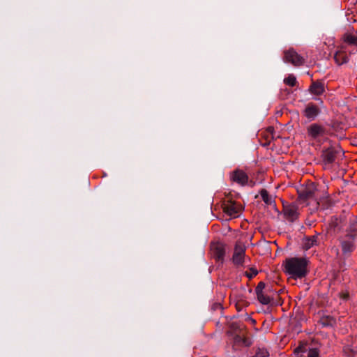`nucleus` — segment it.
<instances>
[{
	"label": "nucleus",
	"mask_w": 357,
	"mask_h": 357,
	"mask_svg": "<svg viewBox=\"0 0 357 357\" xmlns=\"http://www.w3.org/2000/svg\"><path fill=\"white\" fill-rule=\"evenodd\" d=\"M284 272L294 280L301 279L307 274L308 261L303 257L286 259L283 264Z\"/></svg>",
	"instance_id": "nucleus-1"
},
{
	"label": "nucleus",
	"mask_w": 357,
	"mask_h": 357,
	"mask_svg": "<svg viewBox=\"0 0 357 357\" xmlns=\"http://www.w3.org/2000/svg\"><path fill=\"white\" fill-rule=\"evenodd\" d=\"M233 336L235 345L249 347L252 344V340L246 336L245 326L237 322H232L229 332Z\"/></svg>",
	"instance_id": "nucleus-2"
},
{
	"label": "nucleus",
	"mask_w": 357,
	"mask_h": 357,
	"mask_svg": "<svg viewBox=\"0 0 357 357\" xmlns=\"http://www.w3.org/2000/svg\"><path fill=\"white\" fill-rule=\"evenodd\" d=\"M317 190L314 185L310 183L299 191L298 202L301 204L306 202V205H312L313 208H317L319 202L317 199Z\"/></svg>",
	"instance_id": "nucleus-3"
},
{
	"label": "nucleus",
	"mask_w": 357,
	"mask_h": 357,
	"mask_svg": "<svg viewBox=\"0 0 357 357\" xmlns=\"http://www.w3.org/2000/svg\"><path fill=\"white\" fill-rule=\"evenodd\" d=\"M222 207L225 214L233 218L238 217L243 211L242 205L234 201L229 195L224 198Z\"/></svg>",
	"instance_id": "nucleus-4"
},
{
	"label": "nucleus",
	"mask_w": 357,
	"mask_h": 357,
	"mask_svg": "<svg viewBox=\"0 0 357 357\" xmlns=\"http://www.w3.org/2000/svg\"><path fill=\"white\" fill-rule=\"evenodd\" d=\"M257 299L263 305L269 304L273 299L274 292L270 289H265V284L259 282L255 289Z\"/></svg>",
	"instance_id": "nucleus-5"
},
{
	"label": "nucleus",
	"mask_w": 357,
	"mask_h": 357,
	"mask_svg": "<svg viewBox=\"0 0 357 357\" xmlns=\"http://www.w3.org/2000/svg\"><path fill=\"white\" fill-rule=\"evenodd\" d=\"M283 60L284 62L290 63L295 66H302L305 63V59L293 48H289L284 52Z\"/></svg>",
	"instance_id": "nucleus-6"
},
{
	"label": "nucleus",
	"mask_w": 357,
	"mask_h": 357,
	"mask_svg": "<svg viewBox=\"0 0 357 357\" xmlns=\"http://www.w3.org/2000/svg\"><path fill=\"white\" fill-rule=\"evenodd\" d=\"M245 250V245L242 243L238 242L236 244L233 255V261L235 264L238 266L243 265L244 262Z\"/></svg>",
	"instance_id": "nucleus-7"
},
{
	"label": "nucleus",
	"mask_w": 357,
	"mask_h": 357,
	"mask_svg": "<svg viewBox=\"0 0 357 357\" xmlns=\"http://www.w3.org/2000/svg\"><path fill=\"white\" fill-rule=\"evenodd\" d=\"M231 179L241 185H245L249 183L252 184V181H249L248 174L241 169L234 171L230 176Z\"/></svg>",
	"instance_id": "nucleus-8"
},
{
	"label": "nucleus",
	"mask_w": 357,
	"mask_h": 357,
	"mask_svg": "<svg viewBox=\"0 0 357 357\" xmlns=\"http://www.w3.org/2000/svg\"><path fill=\"white\" fill-rule=\"evenodd\" d=\"M307 134L312 139H317L325 134V129L323 126L313 123L307 128Z\"/></svg>",
	"instance_id": "nucleus-9"
},
{
	"label": "nucleus",
	"mask_w": 357,
	"mask_h": 357,
	"mask_svg": "<svg viewBox=\"0 0 357 357\" xmlns=\"http://www.w3.org/2000/svg\"><path fill=\"white\" fill-rule=\"evenodd\" d=\"M211 250L217 259H222L225 255L224 245L220 243H213L211 245Z\"/></svg>",
	"instance_id": "nucleus-10"
},
{
	"label": "nucleus",
	"mask_w": 357,
	"mask_h": 357,
	"mask_svg": "<svg viewBox=\"0 0 357 357\" xmlns=\"http://www.w3.org/2000/svg\"><path fill=\"white\" fill-rule=\"evenodd\" d=\"M304 115L305 116L310 119V120H313L316 118V116L319 114V109L318 108V107L317 105H315L313 103H309L305 109H304Z\"/></svg>",
	"instance_id": "nucleus-11"
},
{
	"label": "nucleus",
	"mask_w": 357,
	"mask_h": 357,
	"mask_svg": "<svg viewBox=\"0 0 357 357\" xmlns=\"http://www.w3.org/2000/svg\"><path fill=\"white\" fill-rule=\"evenodd\" d=\"M284 213L289 220L294 221L298 215V208L294 204L287 206L284 207Z\"/></svg>",
	"instance_id": "nucleus-12"
},
{
	"label": "nucleus",
	"mask_w": 357,
	"mask_h": 357,
	"mask_svg": "<svg viewBox=\"0 0 357 357\" xmlns=\"http://www.w3.org/2000/svg\"><path fill=\"white\" fill-rule=\"evenodd\" d=\"M345 47L342 45L334 55V59L337 65H342L348 61V55L347 54Z\"/></svg>",
	"instance_id": "nucleus-13"
},
{
	"label": "nucleus",
	"mask_w": 357,
	"mask_h": 357,
	"mask_svg": "<svg viewBox=\"0 0 357 357\" xmlns=\"http://www.w3.org/2000/svg\"><path fill=\"white\" fill-rule=\"evenodd\" d=\"M310 91L314 95H321L324 91V85L320 82H314L310 86Z\"/></svg>",
	"instance_id": "nucleus-14"
},
{
	"label": "nucleus",
	"mask_w": 357,
	"mask_h": 357,
	"mask_svg": "<svg viewBox=\"0 0 357 357\" xmlns=\"http://www.w3.org/2000/svg\"><path fill=\"white\" fill-rule=\"evenodd\" d=\"M354 236L350 235L348 236V240H344L342 243V250L344 252H351L354 249Z\"/></svg>",
	"instance_id": "nucleus-15"
},
{
	"label": "nucleus",
	"mask_w": 357,
	"mask_h": 357,
	"mask_svg": "<svg viewBox=\"0 0 357 357\" xmlns=\"http://www.w3.org/2000/svg\"><path fill=\"white\" fill-rule=\"evenodd\" d=\"M317 237L312 236L310 237L305 238L303 240V246L305 250H308L312 248L314 245L317 244Z\"/></svg>",
	"instance_id": "nucleus-16"
},
{
	"label": "nucleus",
	"mask_w": 357,
	"mask_h": 357,
	"mask_svg": "<svg viewBox=\"0 0 357 357\" xmlns=\"http://www.w3.org/2000/svg\"><path fill=\"white\" fill-rule=\"evenodd\" d=\"M319 323L323 326H332L335 324V319L329 315L322 316L320 318Z\"/></svg>",
	"instance_id": "nucleus-17"
},
{
	"label": "nucleus",
	"mask_w": 357,
	"mask_h": 357,
	"mask_svg": "<svg viewBox=\"0 0 357 357\" xmlns=\"http://www.w3.org/2000/svg\"><path fill=\"white\" fill-rule=\"evenodd\" d=\"M344 42L353 45H357V36L353 34L347 33L343 37Z\"/></svg>",
	"instance_id": "nucleus-18"
},
{
	"label": "nucleus",
	"mask_w": 357,
	"mask_h": 357,
	"mask_svg": "<svg viewBox=\"0 0 357 357\" xmlns=\"http://www.w3.org/2000/svg\"><path fill=\"white\" fill-rule=\"evenodd\" d=\"M284 82L288 86H296L297 81L294 75H289L288 77L284 79Z\"/></svg>",
	"instance_id": "nucleus-19"
},
{
	"label": "nucleus",
	"mask_w": 357,
	"mask_h": 357,
	"mask_svg": "<svg viewBox=\"0 0 357 357\" xmlns=\"http://www.w3.org/2000/svg\"><path fill=\"white\" fill-rule=\"evenodd\" d=\"M325 160L328 162H332L335 160V155L333 150H327L324 153Z\"/></svg>",
	"instance_id": "nucleus-20"
},
{
	"label": "nucleus",
	"mask_w": 357,
	"mask_h": 357,
	"mask_svg": "<svg viewBox=\"0 0 357 357\" xmlns=\"http://www.w3.org/2000/svg\"><path fill=\"white\" fill-rule=\"evenodd\" d=\"M260 195L265 203L268 204H271L272 198L271 196H269L268 192L266 190H261L260 192Z\"/></svg>",
	"instance_id": "nucleus-21"
},
{
	"label": "nucleus",
	"mask_w": 357,
	"mask_h": 357,
	"mask_svg": "<svg viewBox=\"0 0 357 357\" xmlns=\"http://www.w3.org/2000/svg\"><path fill=\"white\" fill-rule=\"evenodd\" d=\"M268 355L269 353L266 349H259L255 355L252 357H268Z\"/></svg>",
	"instance_id": "nucleus-22"
},
{
	"label": "nucleus",
	"mask_w": 357,
	"mask_h": 357,
	"mask_svg": "<svg viewBox=\"0 0 357 357\" xmlns=\"http://www.w3.org/2000/svg\"><path fill=\"white\" fill-rule=\"evenodd\" d=\"M307 357H319V351L317 349H310L307 353Z\"/></svg>",
	"instance_id": "nucleus-23"
},
{
	"label": "nucleus",
	"mask_w": 357,
	"mask_h": 357,
	"mask_svg": "<svg viewBox=\"0 0 357 357\" xmlns=\"http://www.w3.org/2000/svg\"><path fill=\"white\" fill-rule=\"evenodd\" d=\"M257 271L256 270H252V272L250 273H246L247 276L249 278H252L254 276L257 275Z\"/></svg>",
	"instance_id": "nucleus-24"
},
{
	"label": "nucleus",
	"mask_w": 357,
	"mask_h": 357,
	"mask_svg": "<svg viewBox=\"0 0 357 357\" xmlns=\"http://www.w3.org/2000/svg\"><path fill=\"white\" fill-rule=\"evenodd\" d=\"M246 320L248 321H249L251 324H253V325L255 324V323H256V321L250 317H248Z\"/></svg>",
	"instance_id": "nucleus-25"
},
{
	"label": "nucleus",
	"mask_w": 357,
	"mask_h": 357,
	"mask_svg": "<svg viewBox=\"0 0 357 357\" xmlns=\"http://www.w3.org/2000/svg\"><path fill=\"white\" fill-rule=\"evenodd\" d=\"M298 350H299V348L298 347V348H296V349H295V352H298Z\"/></svg>",
	"instance_id": "nucleus-26"
}]
</instances>
